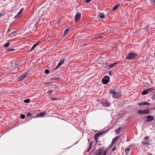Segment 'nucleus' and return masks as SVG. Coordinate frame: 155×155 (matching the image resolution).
Here are the masks:
<instances>
[{"label":"nucleus","instance_id":"nucleus-37","mask_svg":"<svg viewBox=\"0 0 155 155\" xmlns=\"http://www.w3.org/2000/svg\"><path fill=\"white\" fill-rule=\"evenodd\" d=\"M94 138L96 141V142L97 143L98 140V138L94 137Z\"/></svg>","mask_w":155,"mask_h":155},{"label":"nucleus","instance_id":"nucleus-7","mask_svg":"<svg viewBox=\"0 0 155 155\" xmlns=\"http://www.w3.org/2000/svg\"><path fill=\"white\" fill-rule=\"evenodd\" d=\"M120 135L118 136L115 137L113 139V140L111 144V146H112L114 143H115L116 142V141H117L119 140V139L120 138Z\"/></svg>","mask_w":155,"mask_h":155},{"label":"nucleus","instance_id":"nucleus-9","mask_svg":"<svg viewBox=\"0 0 155 155\" xmlns=\"http://www.w3.org/2000/svg\"><path fill=\"white\" fill-rule=\"evenodd\" d=\"M146 117L147 118L146 121L147 122H150L154 119L153 117L151 115L148 116Z\"/></svg>","mask_w":155,"mask_h":155},{"label":"nucleus","instance_id":"nucleus-40","mask_svg":"<svg viewBox=\"0 0 155 155\" xmlns=\"http://www.w3.org/2000/svg\"><path fill=\"white\" fill-rule=\"evenodd\" d=\"M3 15V14H2V13L0 14V17L2 16Z\"/></svg>","mask_w":155,"mask_h":155},{"label":"nucleus","instance_id":"nucleus-35","mask_svg":"<svg viewBox=\"0 0 155 155\" xmlns=\"http://www.w3.org/2000/svg\"><path fill=\"white\" fill-rule=\"evenodd\" d=\"M92 0H85V2L86 3H88L91 1Z\"/></svg>","mask_w":155,"mask_h":155},{"label":"nucleus","instance_id":"nucleus-4","mask_svg":"<svg viewBox=\"0 0 155 155\" xmlns=\"http://www.w3.org/2000/svg\"><path fill=\"white\" fill-rule=\"evenodd\" d=\"M109 81L110 77L107 75L104 76L102 79V82L104 84H107L109 82Z\"/></svg>","mask_w":155,"mask_h":155},{"label":"nucleus","instance_id":"nucleus-39","mask_svg":"<svg viewBox=\"0 0 155 155\" xmlns=\"http://www.w3.org/2000/svg\"><path fill=\"white\" fill-rule=\"evenodd\" d=\"M116 148V147H115L114 148H113L112 149V151H113Z\"/></svg>","mask_w":155,"mask_h":155},{"label":"nucleus","instance_id":"nucleus-11","mask_svg":"<svg viewBox=\"0 0 155 155\" xmlns=\"http://www.w3.org/2000/svg\"><path fill=\"white\" fill-rule=\"evenodd\" d=\"M102 105L104 107H108L110 106V104L108 101H106L105 102L102 103Z\"/></svg>","mask_w":155,"mask_h":155},{"label":"nucleus","instance_id":"nucleus-1","mask_svg":"<svg viewBox=\"0 0 155 155\" xmlns=\"http://www.w3.org/2000/svg\"><path fill=\"white\" fill-rule=\"evenodd\" d=\"M110 93L112 94L113 98H115L119 97L121 96L120 94L114 90L110 91Z\"/></svg>","mask_w":155,"mask_h":155},{"label":"nucleus","instance_id":"nucleus-28","mask_svg":"<svg viewBox=\"0 0 155 155\" xmlns=\"http://www.w3.org/2000/svg\"><path fill=\"white\" fill-rule=\"evenodd\" d=\"M150 3L152 5H155V0H151L150 1Z\"/></svg>","mask_w":155,"mask_h":155},{"label":"nucleus","instance_id":"nucleus-42","mask_svg":"<svg viewBox=\"0 0 155 155\" xmlns=\"http://www.w3.org/2000/svg\"><path fill=\"white\" fill-rule=\"evenodd\" d=\"M13 32H12L11 34V35H12L13 34Z\"/></svg>","mask_w":155,"mask_h":155},{"label":"nucleus","instance_id":"nucleus-32","mask_svg":"<svg viewBox=\"0 0 155 155\" xmlns=\"http://www.w3.org/2000/svg\"><path fill=\"white\" fill-rule=\"evenodd\" d=\"M45 73L48 74L49 73V71L48 70L45 69Z\"/></svg>","mask_w":155,"mask_h":155},{"label":"nucleus","instance_id":"nucleus-21","mask_svg":"<svg viewBox=\"0 0 155 155\" xmlns=\"http://www.w3.org/2000/svg\"><path fill=\"white\" fill-rule=\"evenodd\" d=\"M23 8H22L21 9L20 11L19 12L18 14L17 15L15 16V18H17L18 16V15L21 13L22 12L23 10Z\"/></svg>","mask_w":155,"mask_h":155},{"label":"nucleus","instance_id":"nucleus-46","mask_svg":"<svg viewBox=\"0 0 155 155\" xmlns=\"http://www.w3.org/2000/svg\"><path fill=\"white\" fill-rule=\"evenodd\" d=\"M154 96H155V94Z\"/></svg>","mask_w":155,"mask_h":155},{"label":"nucleus","instance_id":"nucleus-29","mask_svg":"<svg viewBox=\"0 0 155 155\" xmlns=\"http://www.w3.org/2000/svg\"><path fill=\"white\" fill-rule=\"evenodd\" d=\"M24 102L25 103H28L30 102V100L28 99H26L24 101Z\"/></svg>","mask_w":155,"mask_h":155},{"label":"nucleus","instance_id":"nucleus-2","mask_svg":"<svg viewBox=\"0 0 155 155\" xmlns=\"http://www.w3.org/2000/svg\"><path fill=\"white\" fill-rule=\"evenodd\" d=\"M137 54L133 52L129 53L127 56L126 58L127 59L132 60L135 59L137 57Z\"/></svg>","mask_w":155,"mask_h":155},{"label":"nucleus","instance_id":"nucleus-34","mask_svg":"<svg viewBox=\"0 0 155 155\" xmlns=\"http://www.w3.org/2000/svg\"><path fill=\"white\" fill-rule=\"evenodd\" d=\"M144 144L146 145H149V142H142Z\"/></svg>","mask_w":155,"mask_h":155},{"label":"nucleus","instance_id":"nucleus-13","mask_svg":"<svg viewBox=\"0 0 155 155\" xmlns=\"http://www.w3.org/2000/svg\"><path fill=\"white\" fill-rule=\"evenodd\" d=\"M27 75V74H26L20 76L19 77V80H22L25 79Z\"/></svg>","mask_w":155,"mask_h":155},{"label":"nucleus","instance_id":"nucleus-26","mask_svg":"<svg viewBox=\"0 0 155 155\" xmlns=\"http://www.w3.org/2000/svg\"><path fill=\"white\" fill-rule=\"evenodd\" d=\"M54 91V89H52V90H50V91H48V92H47V93L49 95L51 94H52V92H53V91Z\"/></svg>","mask_w":155,"mask_h":155},{"label":"nucleus","instance_id":"nucleus-3","mask_svg":"<svg viewBox=\"0 0 155 155\" xmlns=\"http://www.w3.org/2000/svg\"><path fill=\"white\" fill-rule=\"evenodd\" d=\"M107 152V150L103 148H100L98 152L95 155H106Z\"/></svg>","mask_w":155,"mask_h":155},{"label":"nucleus","instance_id":"nucleus-20","mask_svg":"<svg viewBox=\"0 0 155 155\" xmlns=\"http://www.w3.org/2000/svg\"><path fill=\"white\" fill-rule=\"evenodd\" d=\"M102 133H97L95 135V137H97L98 138V137L101 136V135L102 134Z\"/></svg>","mask_w":155,"mask_h":155},{"label":"nucleus","instance_id":"nucleus-8","mask_svg":"<svg viewBox=\"0 0 155 155\" xmlns=\"http://www.w3.org/2000/svg\"><path fill=\"white\" fill-rule=\"evenodd\" d=\"M81 16V13H76L75 16V21L77 22L80 19Z\"/></svg>","mask_w":155,"mask_h":155},{"label":"nucleus","instance_id":"nucleus-22","mask_svg":"<svg viewBox=\"0 0 155 155\" xmlns=\"http://www.w3.org/2000/svg\"><path fill=\"white\" fill-rule=\"evenodd\" d=\"M121 129V128L119 127L117 130H116L115 132L117 134H119Z\"/></svg>","mask_w":155,"mask_h":155},{"label":"nucleus","instance_id":"nucleus-15","mask_svg":"<svg viewBox=\"0 0 155 155\" xmlns=\"http://www.w3.org/2000/svg\"><path fill=\"white\" fill-rule=\"evenodd\" d=\"M117 62L111 64H110L108 67L110 68H113L114 66L117 64Z\"/></svg>","mask_w":155,"mask_h":155},{"label":"nucleus","instance_id":"nucleus-24","mask_svg":"<svg viewBox=\"0 0 155 155\" xmlns=\"http://www.w3.org/2000/svg\"><path fill=\"white\" fill-rule=\"evenodd\" d=\"M10 44V43H9V42H7V43L5 44L4 45L3 47H5V48L8 47L9 46Z\"/></svg>","mask_w":155,"mask_h":155},{"label":"nucleus","instance_id":"nucleus-44","mask_svg":"<svg viewBox=\"0 0 155 155\" xmlns=\"http://www.w3.org/2000/svg\"><path fill=\"white\" fill-rule=\"evenodd\" d=\"M149 155H152V154H150Z\"/></svg>","mask_w":155,"mask_h":155},{"label":"nucleus","instance_id":"nucleus-38","mask_svg":"<svg viewBox=\"0 0 155 155\" xmlns=\"http://www.w3.org/2000/svg\"><path fill=\"white\" fill-rule=\"evenodd\" d=\"M148 138H149V137H148L146 136V137H144V139L145 140H147L148 139Z\"/></svg>","mask_w":155,"mask_h":155},{"label":"nucleus","instance_id":"nucleus-30","mask_svg":"<svg viewBox=\"0 0 155 155\" xmlns=\"http://www.w3.org/2000/svg\"><path fill=\"white\" fill-rule=\"evenodd\" d=\"M147 90L148 91V93L149 92H150V91H153V88H148V89H147Z\"/></svg>","mask_w":155,"mask_h":155},{"label":"nucleus","instance_id":"nucleus-19","mask_svg":"<svg viewBox=\"0 0 155 155\" xmlns=\"http://www.w3.org/2000/svg\"><path fill=\"white\" fill-rule=\"evenodd\" d=\"M99 17L101 18H104L105 17V15L103 13H100L99 14Z\"/></svg>","mask_w":155,"mask_h":155},{"label":"nucleus","instance_id":"nucleus-41","mask_svg":"<svg viewBox=\"0 0 155 155\" xmlns=\"http://www.w3.org/2000/svg\"><path fill=\"white\" fill-rule=\"evenodd\" d=\"M51 100H56V99L54 98H52L51 99Z\"/></svg>","mask_w":155,"mask_h":155},{"label":"nucleus","instance_id":"nucleus-36","mask_svg":"<svg viewBox=\"0 0 155 155\" xmlns=\"http://www.w3.org/2000/svg\"><path fill=\"white\" fill-rule=\"evenodd\" d=\"M150 27L149 26H146L145 28V29H146L147 31H148V29L149 27Z\"/></svg>","mask_w":155,"mask_h":155},{"label":"nucleus","instance_id":"nucleus-17","mask_svg":"<svg viewBox=\"0 0 155 155\" xmlns=\"http://www.w3.org/2000/svg\"><path fill=\"white\" fill-rule=\"evenodd\" d=\"M45 114V113L42 112L40 114H38L37 116L39 117H43Z\"/></svg>","mask_w":155,"mask_h":155},{"label":"nucleus","instance_id":"nucleus-33","mask_svg":"<svg viewBox=\"0 0 155 155\" xmlns=\"http://www.w3.org/2000/svg\"><path fill=\"white\" fill-rule=\"evenodd\" d=\"M31 115H32V114H31V113H28V114H27V116L28 117H31Z\"/></svg>","mask_w":155,"mask_h":155},{"label":"nucleus","instance_id":"nucleus-45","mask_svg":"<svg viewBox=\"0 0 155 155\" xmlns=\"http://www.w3.org/2000/svg\"><path fill=\"white\" fill-rule=\"evenodd\" d=\"M154 54H155V53H154Z\"/></svg>","mask_w":155,"mask_h":155},{"label":"nucleus","instance_id":"nucleus-14","mask_svg":"<svg viewBox=\"0 0 155 155\" xmlns=\"http://www.w3.org/2000/svg\"><path fill=\"white\" fill-rule=\"evenodd\" d=\"M38 43H37L34 44L33 46L30 49L29 51H32L38 45Z\"/></svg>","mask_w":155,"mask_h":155},{"label":"nucleus","instance_id":"nucleus-27","mask_svg":"<svg viewBox=\"0 0 155 155\" xmlns=\"http://www.w3.org/2000/svg\"><path fill=\"white\" fill-rule=\"evenodd\" d=\"M15 49L12 48V49H8V50H7L6 51V52H9V51H15Z\"/></svg>","mask_w":155,"mask_h":155},{"label":"nucleus","instance_id":"nucleus-5","mask_svg":"<svg viewBox=\"0 0 155 155\" xmlns=\"http://www.w3.org/2000/svg\"><path fill=\"white\" fill-rule=\"evenodd\" d=\"M65 59L64 58H61L57 64L56 67L54 69V70H56L61 65H62L64 63Z\"/></svg>","mask_w":155,"mask_h":155},{"label":"nucleus","instance_id":"nucleus-12","mask_svg":"<svg viewBox=\"0 0 155 155\" xmlns=\"http://www.w3.org/2000/svg\"><path fill=\"white\" fill-rule=\"evenodd\" d=\"M131 148L130 147H129L125 149V153L126 155H127L129 152Z\"/></svg>","mask_w":155,"mask_h":155},{"label":"nucleus","instance_id":"nucleus-43","mask_svg":"<svg viewBox=\"0 0 155 155\" xmlns=\"http://www.w3.org/2000/svg\"><path fill=\"white\" fill-rule=\"evenodd\" d=\"M109 75H111V72H110V73H109Z\"/></svg>","mask_w":155,"mask_h":155},{"label":"nucleus","instance_id":"nucleus-31","mask_svg":"<svg viewBox=\"0 0 155 155\" xmlns=\"http://www.w3.org/2000/svg\"><path fill=\"white\" fill-rule=\"evenodd\" d=\"M25 117V115L23 114H21V117L22 119H24Z\"/></svg>","mask_w":155,"mask_h":155},{"label":"nucleus","instance_id":"nucleus-6","mask_svg":"<svg viewBox=\"0 0 155 155\" xmlns=\"http://www.w3.org/2000/svg\"><path fill=\"white\" fill-rule=\"evenodd\" d=\"M150 111L149 110H139L138 111V113L139 114H149L150 113Z\"/></svg>","mask_w":155,"mask_h":155},{"label":"nucleus","instance_id":"nucleus-23","mask_svg":"<svg viewBox=\"0 0 155 155\" xmlns=\"http://www.w3.org/2000/svg\"><path fill=\"white\" fill-rule=\"evenodd\" d=\"M148 93V91L147 90H146L144 91H143L142 92V94L145 95Z\"/></svg>","mask_w":155,"mask_h":155},{"label":"nucleus","instance_id":"nucleus-16","mask_svg":"<svg viewBox=\"0 0 155 155\" xmlns=\"http://www.w3.org/2000/svg\"><path fill=\"white\" fill-rule=\"evenodd\" d=\"M93 143V141H91L90 142L89 148L87 151V152H88L90 150L91 148Z\"/></svg>","mask_w":155,"mask_h":155},{"label":"nucleus","instance_id":"nucleus-18","mask_svg":"<svg viewBox=\"0 0 155 155\" xmlns=\"http://www.w3.org/2000/svg\"><path fill=\"white\" fill-rule=\"evenodd\" d=\"M69 31V29H66L64 31V34H63V36L64 37L66 36L67 34H68V32Z\"/></svg>","mask_w":155,"mask_h":155},{"label":"nucleus","instance_id":"nucleus-10","mask_svg":"<svg viewBox=\"0 0 155 155\" xmlns=\"http://www.w3.org/2000/svg\"><path fill=\"white\" fill-rule=\"evenodd\" d=\"M150 105V104L147 102H144L139 103L138 104L139 106H142L145 105Z\"/></svg>","mask_w":155,"mask_h":155},{"label":"nucleus","instance_id":"nucleus-25","mask_svg":"<svg viewBox=\"0 0 155 155\" xmlns=\"http://www.w3.org/2000/svg\"><path fill=\"white\" fill-rule=\"evenodd\" d=\"M120 5L119 4H118L116 5L113 8V10H115L116 9H117L119 7V6Z\"/></svg>","mask_w":155,"mask_h":155}]
</instances>
